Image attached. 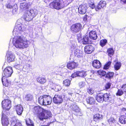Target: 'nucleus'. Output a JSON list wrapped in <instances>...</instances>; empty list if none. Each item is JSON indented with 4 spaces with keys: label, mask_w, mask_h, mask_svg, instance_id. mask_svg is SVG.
<instances>
[{
    "label": "nucleus",
    "mask_w": 126,
    "mask_h": 126,
    "mask_svg": "<svg viewBox=\"0 0 126 126\" xmlns=\"http://www.w3.org/2000/svg\"><path fill=\"white\" fill-rule=\"evenodd\" d=\"M82 25L80 23H77L73 25L71 27V32L75 33L79 32L81 30Z\"/></svg>",
    "instance_id": "obj_5"
},
{
    "label": "nucleus",
    "mask_w": 126,
    "mask_h": 126,
    "mask_svg": "<svg viewBox=\"0 0 126 126\" xmlns=\"http://www.w3.org/2000/svg\"><path fill=\"white\" fill-rule=\"evenodd\" d=\"M78 65V64L74 62H69L67 63V66L68 68L70 69H72L75 68Z\"/></svg>",
    "instance_id": "obj_18"
},
{
    "label": "nucleus",
    "mask_w": 126,
    "mask_h": 126,
    "mask_svg": "<svg viewBox=\"0 0 126 126\" xmlns=\"http://www.w3.org/2000/svg\"><path fill=\"white\" fill-rule=\"evenodd\" d=\"M107 43V40L105 39L101 40L100 41V45L102 47L104 46Z\"/></svg>",
    "instance_id": "obj_40"
},
{
    "label": "nucleus",
    "mask_w": 126,
    "mask_h": 126,
    "mask_svg": "<svg viewBox=\"0 0 126 126\" xmlns=\"http://www.w3.org/2000/svg\"><path fill=\"white\" fill-rule=\"evenodd\" d=\"M78 71L74 72L71 75V77L73 78H75L77 76H78Z\"/></svg>",
    "instance_id": "obj_53"
},
{
    "label": "nucleus",
    "mask_w": 126,
    "mask_h": 126,
    "mask_svg": "<svg viewBox=\"0 0 126 126\" xmlns=\"http://www.w3.org/2000/svg\"><path fill=\"white\" fill-rule=\"evenodd\" d=\"M1 117L2 123L3 126H7L9 124L8 119L6 116L2 112Z\"/></svg>",
    "instance_id": "obj_10"
},
{
    "label": "nucleus",
    "mask_w": 126,
    "mask_h": 126,
    "mask_svg": "<svg viewBox=\"0 0 126 126\" xmlns=\"http://www.w3.org/2000/svg\"><path fill=\"white\" fill-rule=\"evenodd\" d=\"M79 97H82V95L80 94H79Z\"/></svg>",
    "instance_id": "obj_61"
},
{
    "label": "nucleus",
    "mask_w": 126,
    "mask_h": 126,
    "mask_svg": "<svg viewBox=\"0 0 126 126\" xmlns=\"http://www.w3.org/2000/svg\"><path fill=\"white\" fill-rule=\"evenodd\" d=\"M102 116L99 114H95L94 116L93 120L96 122H98L102 119Z\"/></svg>",
    "instance_id": "obj_21"
},
{
    "label": "nucleus",
    "mask_w": 126,
    "mask_h": 126,
    "mask_svg": "<svg viewBox=\"0 0 126 126\" xmlns=\"http://www.w3.org/2000/svg\"><path fill=\"white\" fill-rule=\"evenodd\" d=\"M33 96L30 94L26 95L25 97V99L27 101H31L33 99Z\"/></svg>",
    "instance_id": "obj_37"
},
{
    "label": "nucleus",
    "mask_w": 126,
    "mask_h": 126,
    "mask_svg": "<svg viewBox=\"0 0 126 126\" xmlns=\"http://www.w3.org/2000/svg\"><path fill=\"white\" fill-rule=\"evenodd\" d=\"M52 114L50 111L44 109L43 112L38 115V117L41 120L43 119H47L48 118L51 117Z\"/></svg>",
    "instance_id": "obj_4"
},
{
    "label": "nucleus",
    "mask_w": 126,
    "mask_h": 126,
    "mask_svg": "<svg viewBox=\"0 0 126 126\" xmlns=\"http://www.w3.org/2000/svg\"><path fill=\"white\" fill-rule=\"evenodd\" d=\"M30 5V3L24 2L20 3V7L21 9H25L29 8Z\"/></svg>",
    "instance_id": "obj_22"
},
{
    "label": "nucleus",
    "mask_w": 126,
    "mask_h": 126,
    "mask_svg": "<svg viewBox=\"0 0 126 126\" xmlns=\"http://www.w3.org/2000/svg\"><path fill=\"white\" fill-rule=\"evenodd\" d=\"M64 66H65V65H63V67H64Z\"/></svg>",
    "instance_id": "obj_62"
},
{
    "label": "nucleus",
    "mask_w": 126,
    "mask_h": 126,
    "mask_svg": "<svg viewBox=\"0 0 126 126\" xmlns=\"http://www.w3.org/2000/svg\"><path fill=\"white\" fill-rule=\"evenodd\" d=\"M5 6L8 9H11L13 8L14 9V8H15V11H16L17 10V5L16 4L14 5V7L12 5H11L10 3L6 4L5 5Z\"/></svg>",
    "instance_id": "obj_32"
},
{
    "label": "nucleus",
    "mask_w": 126,
    "mask_h": 126,
    "mask_svg": "<svg viewBox=\"0 0 126 126\" xmlns=\"http://www.w3.org/2000/svg\"><path fill=\"white\" fill-rule=\"evenodd\" d=\"M44 95L43 96H40L38 99L39 103L41 105H44Z\"/></svg>",
    "instance_id": "obj_35"
},
{
    "label": "nucleus",
    "mask_w": 126,
    "mask_h": 126,
    "mask_svg": "<svg viewBox=\"0 0 126 126\" xmlns=\"http://www.w3.org/2000/svg\"><path fill=\"white\" fill-rule=\"evenodd\" d=\"M119 121L122 124L126 123V116L124 115L121 116L120 117Z\"/></svg>",
    "instance_id": "obj_34"
},
{
    "label": "nucleus",
    "mask_w": 126,
    "mask_h": 126,
    "mask_svg": "<svg viewBox=\"0 0 126 126\" xmlns=\"http://www.w3.org/2000/svg\"><path fill=\"white\" fill-rule=\"evenodd\" d=\"M26 122L28 126H34L33 122L30 119H29L26 120Z\"/></svg>",
    "instance_id": "obj_39"
},
{
    "label": "nucleus",
    "mask_w": 126,
    "mask_h": 126,
    "mask_svg": "<svg viewBox=\"0 0 126 126\" xmlns=\"http://www.w3.org/2000/svg\"><path fill=\"white\" fill-rule=\"evenodd\" d=\"M32 16L29 14L27 11V12L24 14L23 17L25 21H29L33 19Z\"/></svg>",
    "instance_id": "obj_17"
},
{
    "label": "nucleus",
    "mask_w": 126,
    "mask_h": 126,
    "mask_svg": "<svg viewBox=\"0 0 126 126\" xmlns=\"http://www.w3.org/2000/svg\"><path fill=\"white\" fill-rule=\"evenodd\" d=\"M89 36L91 39L94 40H96L97 37L96 32L93 31H91L89 32Z\"/></svg>",
    "instance_id": "obj_23"
},
{
    "label": "nucleus",
    "mask_w": 126,
    "mask_h": 126,
    "mask_svg": "<svg viewBox=\"0 0 126 126\" xmlns=\"http://www.w3.org/2000/svg\"><path fill=\"white\" fill-rule=\"evenodd\" d=\"M27 11L29 14L32 16L33 18L36 16L38 14L37 11L35 9H31Z\"/></svg>",
    "instance_id": "obj_20"
},
{
    "label": "nucleus",
    "mask_w": 126,
    "mask_h": 126,
    "mask_svg": "<svg viewBox=\"0 0 126 126\" xmlns=\"http://www.w3.org/2000/svg\"><path fill=\"white\" fill-rule=\"evenodd\" d=\"M14 46L17 48L24 49L29 47L30 44L26 37L23 35L16 36L13 39Z\"/></svg>",
    "instance_id": "obj_1"
},
{
    "label": "nucleus",
    "mask_w": 126,
    "mask_h": 126,
    "mask_svg": "<svg viewBox=\"0 0 126 126\" xmlns=\"http://www.w3.org/2000/svg\"><path fill=\"white\" fill-rule=\"evenodd\" d=\"M82 52L81 51L78 49L75 50L74 54L75 55L78 57H80L82 56Z\"/></svg>",
    "instance_id": "obj_29"
},
{
    "label": "nucleus",
    "mask_w": 126,
    "mask_h": 126,
    "mask_svg": "<svg viewBox=\"0 0 126 126\" xmlns=\"http://www.w3.org/2000/svg\"><path fill=\"white\" fill-rule=\"evenodd\" d=\"M70 80L66 79L63 81V84L65 86H68L70 85Z\"/></svg>",
    "instance_id": "obj_45"
},
{
    "label": "nucleus",
    "mask_w": 126,
    "mask_h": 126,
    "mask_svg": "<svg viewBox=\"0 0 126 126\" xmlns=\"http://www.w3.org/2000/svg\"><path fill=\"white\" fill-rule=\"evenodd\" d=\"M15 67L16 69H18L19 70H21L23 69V66L22 65L18 64L15 65Z\"/></svg>",
    "instance_id": "obj_41"
},
{
    "label": "nucleus",
    "mask_w": 126,
    "mask_h": 126,
    "mask_svg": "<svg viewBox=\"0 0 126 126\" xmlns=\"http://www.w3.org/2000/svg\"><path fill=\"white\" fill-rule=\"evenodd\" d=\"M16 87L18 89V88H22L23 87V85L20 83H17L16 85Z\"/></svg>",
    "instance_id": "obj_50"
},
{
    "label": "nucleus",
    "mask_w": 126,
    "mask_h": 126,
    "mask_svg": "<svg viewBox=\"0 0 126 126\" xmlns=\"http://www.w3.org/2000/svg\"><path fill=\"white\" fill-rule=\"evenodd\" d=\"M69 0H58L54 1L51 3L50 5L53 8L59 10L63 8L64 6L69 4Z\"/></svg>",
    "instance_id": "obj_2"
},
{
    "label": "nucleus",
    "mask_w": 126,
    "mask_h": 126,
    "mask_svg": "<svg viewBox=\"0 0 126 126\" xmlns=\"http://www.w3.org/2000/svg\"><path fill=\"white\" fill-rule=\"evenodd\" d=\"M121 66V63L120 62L117 61L114 62V68L115 70H119Z\"/></svg>",
    "instance_id": "obj_31"
},
{
    "label": "nucleus",
    "mask_w": 126,
    "mask_h": 126,
    "mask_svg": "<svg viewBox=\"0 0 126 126\" xmlns=\"http://www.w3.org/2000/svg\"><path fill=\"white\" fill-rule=\"evenodd\" d=\"M87 6L86 4L80 5L78 8V12L80 14H85L86 12Z\"/></svg>",
    "instance_id": "obj_11"
},
{
    "label": "nucleus",
    "mask_w": 126,
    "mask_h": 126,
    "mask_svg": "<svg viewBox=\"0 0 126 126\" xmlns=\"http://www.w3.org/2000/svg\"><path fill=\"white\" fill-rule=\"evenodd\" d=\"M97 73L99 75L103 76H105L106 74V72L102 70H98Z\"/></svg>",
    "instance_id": "obj_44"
},
{
    "label": "nucleus",
    "mask_w": 126,
    "mask_h": 126,
    "mask_svg": "<svg viewBox=\"0 0 126 126\" xmlns=\"http://www.w3.org/2000/svg\"><path fill=\"white\" fill-rule=\"evenodd\" d=\"M106 5V2L105 1L103 0L100 1L96 7L95 9L96 10L98 11L101 8H103Z\"/></svg>",
    "instance_id": "obj_15"
},
{
    "label": "nucleus",
    "mask_w": 126,
    "mask_h": 126,
    "mask_svg": "<svg viewBox=\"0 0 126 126\" xmlns=\"http://www.w3.org/2000/svg\"><path fill=\"white\" fill-rule=\"evenodd\" d=\"M94 47L92 46H86L84 48L85 52L88 54L91 53L94 50Z\"/></svg>",
    "instance_id": "obj_13"
},
{
    "label": "nucleus",
    "mask_w": 126,
    "mask_h": 126,
    "mask_svg": "<svg viewBox=\"0 0 126 126\" xmlns=\"http://www.w3.org/2000/svg\"><path fill=\"white\" fill-rule=\"evenodd\" d=\"M76 47V45L74 44H73L72 46H71V49L72 50H73L74 49H75Z\"/></svg>",
    "instance_id": "obj_57"
},
{
    "label": "nucleus",
    "mask_w": 126,
    "mask_h": 126,
    "mask_svg": "<svg viewBox=\"0 0 126 126\" xmlns=\"http://www.w3.org/2000/svg\"><path fill=\"white\" fill-rule=\"evenodd\" d=\"M15 109L17 114L18 115H21L23 111V108L22 105H18L16 106Z\"/></svg>",
    "instance_id": "obj_12"
},
{
    "label": "nucleus",
    "mask_w": 126,
    "mask_h": 126,
    "mask_svg": "<svg viewBox=\"0 0 126 126\" xmlns=\"http://www.w3.org/2000/svg\"><path fill=\"white\" fill-rule=\"evenodd\" d=\"M92 64L93 66L96 68H99L101 66V63L97 60H94Z\"/></svg>",
    "instance_id": "obj_19"
},
{
    "label": "nucleus",
    "mask_w": 126,
    "mask_h": 126,
    "mask_svg": "<svg viewBox=\"0 0 126 126\" xmlns=\"http://www.w3.org/2000/svg\"><path fill=\"white\" fill-rule=\"evenodd\" d=\"M44 105L50 104L52 101V98L49 96L44 95Z\"/></svg>",
    "instance_id": "obj_14"
},
{
    "label": "nucleus",
    "mask_w": 126,
    "mask_h": 126,
    "mask_svg": "<svg viewBox=\"0 0 126 126\" xmlns=\"http://www.w3.org/2000/svg\"><path fill=\"white\" fill-rule=\"evenodd\" d=\"M111 62L110 61L108 62L105 65L104 67V69H107L109 68L111 64Z\"/></svg>",
    "instance_id": "obj_43"
},
{
    "label": "nucleus",
    "mask_w": 126,
    "mask_h": 126,
    "mask_svg": "<svg viewBox=\"0 0 126 126\" xmlns=\"http://www.w3.org/2000/svg\"><path fill=\"white\" fill-rule=\"evenodd\" d=\"M107 52L109 55L110 57L114 53L113 49L111 48H110L108 49Z\"/></svg>",
    "instance_id": "obj_38"
},
{
    "label": "nucleus",
    "mask_w": 126,
    "mask_h": 126,
    "mask_svg": "<svg viewBox=\"0 0 126 126\" xmlns=\"http://www.w3.org/2000/svg\"><path fill=\"white\" fill-rule=\"evenodd\" d=\"M89 17V16L87 15H85L83 17V20L84 21H86L87 20V19Z\"/></svg>",
    "instance_id": "obj_58"
},
{
    "label": "nucleus",
    "mask_w": 126,
    "mask_h": 126,
    "mask_svg": "<svg viewBox=\"0 0 126 126\" xmlns=\"http://www.w3.org/2000/svg\"><path fill=\"white\" fill-rule=\"evenodd\" d=\"M114 75V73L113 72H109L106 74V77L107 78L110 79L112 78Z\"/></svg>",
    "instance_id": "obj_42"
},
{
    "label": "nucleus",
    "mask_w": 126,
    "mask_h": 126,
    "mask_svg": "<svg viewBox=\"0 0 126 126\" xmlns=\"http://www.w3.org/2000/svg\"><path fill=\"white\" fill-rule=\"evenodd\" d=\"M121 87L124 92H126V84H124Z\"/></svg>",
    "instance_id": "obj_55"
},
{
    "label": "nucleus",
    "mask_w": 126,
    "mask_h": 126,
    "mask_svg": "<svg viewBox=\"0 0 126 126\" xmlns=\"http://www.w3.org/2000/svg\"><path fill=\"white\" fill-rule=\"evenodd\" d=\"M87 91L88 93L90 94H92L94 93V90L93 89L90 88L87 89Z\"/></svg>",
    "instance_id": "obj_49"
},
{
    "label": "nucleus",
    "mask_w": 126,
    "mask_h": 126,
    "mask_svg": "<svg viewBox=\"0 0 126 126\" xmlns=\"http://www.w3.org/2000/svg\"><path fill=\"white\" fill-rule=\"evenodd\" d=\"M37 80L38 82L41 84H43L46 82V79L44 78L40 77L37 78Z\"/></svg>",
    "instance_id": "obj_36"
},
{
    "label": "nucleus",
    "mask_w": 126,
    "mask_h": 126,
    "mask_svg": "<svg viewBox=\"0 0 126 126\" xmlns=\"http://www.w3.org/2000/svg\"><path fill=\"white\" fill-rule=\"evenodd\" d=\"M108 121L109 123H110L112 122H114L115 121V120L113 118L111 117L108 120Z\"/></svg>",
    "instance_id": "obj_51"
},
{
    "label": "nucleus",
    "mask_w": 126,
    "mask_h": 126,
    "mask_svg": "<svg viewBox=\"0 0 126 126\" xmlns=\"http://www.w3.org/2000/svg\"><path fill=\"white\" fill-rule=\"evenodd\" d=\"M11 102L8 99L4 100L2 101L1 104L2 107L3 109L8 110L11 107Z\"/></svg>",
    "instance_id": "obj_6"
},
{
    "label": "nucleus",
    "mask_w": 126,
    "mask_h": 126,
    "mask_svg": "<svg viewBox=\"0 0 126 126\" xmlns=\"http://www.w3.org/2000/svg\"><path fill=\"white\" fill-rule=\"evenodd\" d=\"M6 57L7 62L10 63L14 61L15 56L11 52L8 51L7 53Z\"/></svg>",
    "instance_id": "obj_9"
},
{
    "label": "nucleus",
    "mask_w": 126,
    "mask_h": 126,
    "mask_svg": "<svg viewBox=\"0 0 126 126\" xmlns=\"http://www.w3.org/2000/svg\"><path fill=\"white\" fill-rule=\"evenodd\" d=\"M65 96V95H64L61 96L55 95L53 98V102L56 104H60L62 102L63 98H64Z\"/></svg>",
    "instance_id": "obj_8"
},
{
    "label": "nucleus",
    "mask_w": 126,
    "mask_h": 126,
    "mask_svg": "<svg viewBox=\"0 0 126 126\" xmlns=\"http://www.w3.org/2000/svg\"><path fill=\"white\" fill-rule=\"evenodd\" d=\"M11 121V126H22L21 123L17 122V120L15 117L13 118Z\"/></svg>",
    "instance_id": "obj_24"
},
{
    "label": "nucleus",
    "mask_w": 126,
    "mask_h": 126,
    "mask_svg": "<svg viewBox=\"0 0 126 126\" xmlns=\"http://www.w3.org/2000/svg\"><path fill=\"white\" fill-rule=\"evenodd\" d=\"M73 110L76 112H80V110L78 107L76 105H75L74 106V107L73 108Z\"/></svg>",
    "instance_id": "obj_47"
},
{
    "label": "nucleus",
    "mask_w": 126,
    "mask_h": 126,
    "mask_svg": "<svg viewBox=\"0 0 126 126\" xmlns=\"http://www.w3.org/2000/svg\"><path fill=\"white\" fill-rule=\"evenodd\" d=\"M4 77H2V81L3 85L6 87H8L11 84L10 81L9 82L7 79Z\"/></svg>",
    "instance_id": "obj_25"
},
{
    "label": "nucleus",
    "mask_w": 126,
    "mask_h": 126,
    "mask_svg": "<svg viewBox=\"0 0 126 126\" xmlns=\"http://www.w3.org/2000/svg\"><path fill=\"white\" fill-rule=\"evenodd\" d=\"M85 83L83 82H81L79 83V86L80 88H82L84 87L85 85Z\"/></svg>",
    "instance_id": "obj_54"
},
{
    "label": "nucleus",
    "mask_w": 126,
    "mask_h": 126,
    "mask_svg": "<svg viewBox=\"0 0 126 126\" xmlns=\"http://www.w3.org/2000/svg\"><path fill=\"white\" fill-rule=\"evenodd\" d=\"M13 73L12 68L10 67H6L4 70L2 75L3 77L8 78L10 77Z\"/></svg>",
    "instance_id": "obj_7"
},
{
    "label": "nucleus",
    "mask_w": 126,
    "mask_h": 126,
    "mask_svg": "<svg viewBox=\"0 0 126 126\" xmlns=\"http://www.w3.org/2000/svg\"><path fill=\"white\" fill-rule=\"evenodd\" d=\"M78 76L85 77L86 75V72L83 70L78 71Z\"/></svg>",
    "instance_id": "obj_33"
},
{
    "label": "nucleus",
    "mask_w": 126,
    "mask_h": 126,
    "mask_svg": "<svg viewBox=\"0 0 126 126\" xmlns=\"http://www.w3.org/2000/svg\"><path fill=\"white\" fill-rule=\"evenodd\" d=\"M89 5L90 7H91L92 8H93L95 7V6L94 3L91 2L90 3H89Z\"/></svg>",
    "instance_id": "obj_56"
},
{
    "label": "nucleus",
    "mask_w": 126,
    "mask_h": 126,
    "mask_svg": "<svg viewBox=\"0 0 126 126\" xmlns=\"http://www.w3.org/2000/svg\"><path fill=\"white\" fill-rule=\"evenodd\" d=\"M121 1L125 3L126 2V0H121Z\"/></svg>",
    "instance_id": "obj_60"
},
{
    "label": "nucleus",
    "mask_w": 126,
    "mask_h": 126,
    "mask_svg": "<svg viewBox=\"0 0 126 126\" xmlns=\"http://www.w3.org/2000/svg\"><path fill=\"white\" fill-rule=\"evenodd\" d=\"M122 90L123 89H118L116 93V95L119 96L122 95L124 93Z\"/></svg>",
    "instance_id": "obj_46"
},
{
    "label": "nucleus",
    "mask_w": 126,
    "mask_h": 126,
    "mask_svg": "<svg viewBox=\"0 0 126 126\" xmlns=\"http://www.w3.org/2000/svg\"><path fill=\"white\" fill-rule=\"evenodd\" d=\"M103 101L107 102H109L111 99V97L110 95L107 94H103Z\"/></svg>",
    "instance_id": "obj_28"
},
{
    "label": "nucleus",
    "mask_w": 126,
    "mask_h": 126,
    "mask_svg": "<svg viewBox=\"0 0 126 126\" xmlns=\"http://www.w3.org/2000/svg\"><path fill=\"white\" fill-rule=\"evenodd\" d=\"M68 94L70 95L69 97L72 96V94H73V93H70L68 92Z\"/></svg>",
    "instance_id": "obj_59"
},
{
    "label": "nucleus",
    "mask_w": 126,
    "mask_h": 126,
    "mask_svg": "<svg viewBox=\"0 0 126 126\" xmlns=\"http://www.w3.org/2000/svg\"><path fill=\"white\" fill-rule=\"evenodd\" d=\"M26 26L20 22L16 23L13 32V34H17L21 32L24 31L26 29Z\"/></svg>",
    "instance_id": "obj_3"
},
{
    "label": "nucleus",
    "mask_w": 126,
    "mask_h": 126,
    "mask_svg": "<svg viewBox=\"0 0 126 126\" xmlns=\"http://www.w3.org/2000/svg\"><path fill=\"white\" fill-rule=\"evenodd\" d=\"M86 101L88 104L92 105L95 103V99L92 97H88L86 99Z\"/></svg>",
    "instance_id": "obj_30"
},
{
    "label": "nucleus",
    "mask_w": 126,
    "mask_h": 126,
    "mask_svg": "<svg viewBox=\"0 0 126 126\" xmlns=\"http://www.w3.org/2000/svg\"><path fill=\"white\" fill-rule=\"evenodd\" d=\"M44 109L39 106L35 107L33 109V111L36 114H38V115L43 112Z\"/></svg>",
    "instance_id": "obj_16"
},
{
    "label": "nucleus",
    "mask_w": 126,
    "mask_h": 126,
    "mask_svg": "<svg viewBox=\"0 0 126 126\" xmlns=\"http://www.w3.org/2000/svg\"><path fill=\"white\" fill-rule=\"evenodd\" d=\"M61 89L62 87L60 85H56L55 87V89L56 91H59Z\"/></svg>",
    "instance_id": "obj_48"
},
{
    "label": "nucleus",
    "mask_w": 126,
    "mask_h": 126,
    "mask_svg": "<svg viewBox=\"0 0 126 126\" xmlns=\"http://www.w3.org/2000/svg\"><path fill=\"white\" fill-rule=\"evenodd\" d=\"M103 94L102 93H99L96 96V99L98 102H102L103 101Z\"/></svg>",
    "instance_id": "obj_26"
},
{
    "label": "nucleus",
    "mask_w": 126,
    "mask_h": 126,
    "mask_svg": "<svg viewBox=\"0 0 126 126\" xmlns=\"http://www.w3.org/2000/svg\"><path fill=\"white\" fill-rule=\"evenodd\" d=\"M82 42L83 44H84L90 43V42L89 37L87 35L85 36L82 39Z\"/></svg>",
    "instance_id": "obj_27"
},
{
    "label": "nucleus",
    "mask_w": 126,
    "mask_h": 126,
    "mask_svg": "<svg viewBox=\"0 0 126 126\" xmlns=\"http://www.w3.org/2000/svg\"><path fill=\"white\" fill-rule=\"evenodd\" d=\"M111 85V83H108L105 85V87L106 89H109Z\"/></svg>",
    "instance_id": "obj_52"
}]
</instances>
